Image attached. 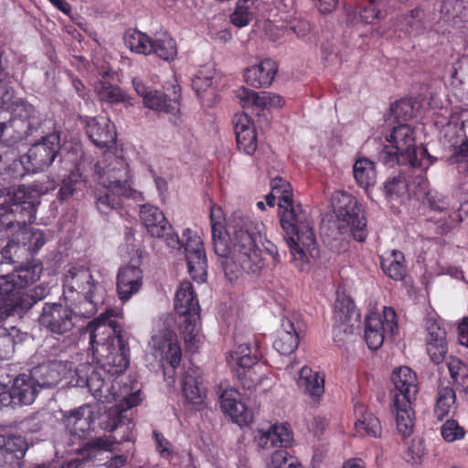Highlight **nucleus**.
I'll list each match as a JSON object with an SVG mask.
<instances>
[{
    "label": "nucleus",
    "instance_id": "1",
    "mask_svg": "<svg viewBox=\"0 0 468 468\" xmlns=\"http://www.w3.org/2000/svg\"><path fill=\"white\" fill-rule=\"evenodd\" d=\"M115 315V311L107 310L87 325L90 334V345L92 355L107 373L103 377L99 370H92L86 378L78 379L79 386H86L92 396L101 402H112L120 397L117 388L122 384V379L112 378L128 367L130 362L129 334L117 325L110 318Z\"/></svg>",
    "mask_w": 468,
    "mask_h": 468
},
{
    "label": "nucleus",
    "instance_id": "62",
    "mask_svg": "<svg viewBox=\"0 0 468 468\" xmlns=\"http://www.w3.org/2000/svg\"><path fill=\"white\" fill-rule=\"evenodd\" d=\"M427 201L429 204V207L435 211H446L450 207V203L448 202L447 198L438 193L431 194L429 193L427 195Z\"/></svg>",
    "mask_w": 468,
    "mask_h": 468
},
{
    "label": "nucleus",
    "instance_id": "50",
    "mask_svg": "<svg viewBox=\"0 0 468 468\" xmlns=\"http://www.w3.org/2000/svg\"><path fill=\"white\" fill-rule=\"evenodd\" d=\"M183 321L180 322L181 334L186 343H195L198 335V321L200 314H188L181 316Z\"/></svg>",
    "mask_w": 468,
    "mask_h": 468
},
{
    "label": "nucleus",
    "instance_id": "32",
    "mask_svg": "<svg viewBox=\"0 0 468 468\" xmlns=\"http://www.w3.org/2000/svg\"><path fill=\"white\" fill-rule=\"evenodd\" d=\"M297 384L314 401L319 400L324 392V376L308 367H302Z\"/></svg>",
    "mask_w": 468,
    "mask_h": 468
},
{
    "label": "nucleus",
    "instance_id": "7",
    "mask_svg": "<svg viewBox=\"0 0 468 468\" xmlns=\"http://www.w3.org/2000/svg\"><path fill=\"white\" fill-rule=\"evenodd\" d=\"M64 293L76 292L84 297L78 304L77 314L89 318L97 312V306L105 296L104 287L95 281L88 268L72 267L68 271L63 282Z\"/></svg>",
    "mask_w": 468,
    "mask_h": 468
},
{
    "label": "nucleus",
    "instance_id": "56",
    "mask_svg": "<svg viewBox=\"0 0 468 468\" xmlns=\"http://www.w3.org/2000/svg\"><path fill=\"white\" fill-rule=\"evenodd\" d=\"M26 250V243L21 246L18 242L10 240L2 250L1 254L5 261L11 263H16L20 259V253Z\"/></svg>",
    "mask_w": 468,
    "mask_h": 468
},
{
    "label": "nucleus",
    "instance_id": "46",
    "mask_svg": "<svg viewBox=\"0 0 468 468\" xmlns=\"http://www.w3.org/2000/svg\"><path fill=\"white\" fill-rule=\"evenodd\" d=\"M257 350L252 353L251 347L248 344H241L231 352L230 359L231 362L238 366V368L241 367H251L258 363V356L256 355Z\"/></svg>",
    "mask_w": 468,
    "mask_h": 468
},
{
    "label": "nucleus",
    "instance_id": "47",
    "mask_svg": "<svg viewBox=\"0 0 468 468\" xmlns=\"http://www.w3.org/2000/svg\"><path fill=\"white\" fill-rule=\"evenodd\" d=\"M447 367L453 382L468 388V367L458 357H450Z\"/></svg>",
    "mask_w": 468,
    "mask_h": 468
},
{
    "label": "nucleus",
    "instance_id": "58",
    "mask_svg": "<svg viewBox=\"0 0 468 468\" xmlns=\"http://www.w3.org/2000/svg\"><path fill=\"white\" fill-rule=\"evenodd\" d=\"M427 352L435 364L441 363L448 351L447 342H437L435 344H427Z\"/></svg>",
    "mask_w": 468,
    "mask_h": 468
},
{
    "label": "nucleus",
    "instance_id": "26",
    "mask_svg": "<svg viewBox=\"0 0 468 468\" xmlns=\"http://www.w3.org/2000/svg\"><path fill=\"white\" fill-rule=\"evenodd\" d=\"M36 191L25 185L13 187L5 195H0V218L8 217L21 210L20 205L33 206L31 199L35 197Z\"/></svg>",
    "mask_w": 468,
    "mask_h": 468
},
{
    "label": "nucleus",
    "instance_id": "41",
    "mask_svg": "<svg viewBox=\"0 0 468 468\" xmlns=\"http://www.w3.org/2000/svg\"><path fill=\"white\" fill-rule=\"evenodd\" d=\"M456 395L450 387H442L438 390L434 414L439 420L448 416L455 409Z\"/></svg>",
    "mask_w": 468,
    "mask_h": 468
},
{
    "label": "nucleus",
    "instance_id": "5",
    "mask_svg": "<svg viewBox=\"0 0 468 468\" xmlns=\"http://www.w3.org/2000/svg\"><path fill=\"white\" fill-rule=\"evenodd\" d=\"M388 144L380 146L377 158L386 166L410 165L426 170L435 161L425 147L416 146L415 133L408 124H400L392 129L386 138Z\"/></svg>",
    "mask_w": 468,
    "mask_h": 468
},
{
    "label": "nucleus",
    "instance_id": "60",
    "mask_svg": "<svg viewBox=\"0 0 468 468\" xmlns=\"http://www.w3.org/2000/svg\"><path fill=\"white\" fill-rule=\"evenodd\" d=\"M406 181L401 176H397L385 183L384 189L388 196H399L406 190Z\"/></svg>",
    "mask_w": 468,
    "mask_h": 468
},
{
    "label": "nucleus",
    "instance_id": "51",
    "mask_svg": "<svg viewBox=\"0 0 468 468\" xmlns=\"http://www.w3.org/2000/svg\"><path fill=\"white\" fill-rule=\"evenodd\" d=\"M118 394L120 397L117 399L121 400V409L112 410L110 412H122V416H126V412L129 409H132L134 406H137L140 401V394L139 392H129V388L124 383L120 385V388H117Z\"/></svg>",
    "mask_w": 468,
    "mask_h": 468
},
{
    "label": "nucleus",
    "instance_id": "24",
    "mask_svg": "<svg viewBox=\"0 0 468 468\" xmlns=\"http://www.w3.org/2000/svg\"><path fill=\"white\" fill-rule=\"evenodd\" d=\"M143 284V271L139 266L129 264L120 269L117 276V292L122 301H128L139 292Z\"/></svg>",
    "mask_w": 468,
    "mask_h": 468
},
{
    "label": "nucleus",
    "instance_id": "40",
    "mask_svg": "<svg viewBox=\"0 0 468 468\" xmlns=\"http://www.w3.org/2000/svg\"><path fill=\"white\" fill-rule=\"evenodd\" d=\"M152 45V53L165 61L173 60L177 55L176 41L167 33L155 36L153 39Z\"/></svg>",
    "mask_w": 468,
    "mask_h": 468
},
{
    "label": "nucleus",
    "instance_id": "11",
    "mask_svg": "<svg viewBox=\"0 0 468 468\" xmlns=\"http://www.w3.org/2000/svg\"><path fill=\"white\" fill-rule=\"evenodd\" d=\"M78 304L70 309L61 303H46L42 308L38 322L41 326L54 335H65L75 326L77 317H83L77 314Z\"/></svg>",
    "mask_w": 468,
    "mask_h": 468
},
{
    "label": "nucleus",
    "instance_id": "25",
    "mask_svg": "<svg viewBox=\"0 0 468 468\" xmlns=\"http://www.w3.org/2000/svg\"><path fill=\"white\" fill-rule=\"evenodd\" d=\"M233 122L239 149L252 154L257 150V133L251 119L246 113H239L235 115Z\"/></svg>",
    "mask_w": 468,
    "mask_h": 468
},
{
    "label": "nucleus",
    "instance_id": "42",
    "mask_svg": "<svg viewBox=\"0 0 468 468\" xmlns=\"http://www.w3.org/2000/svg\"><path fill=\"white\" fill-rule=\"evenodd\" d=\"M403 403H393L396 410V420L399 432L407 438L410 435L413 428V416L412 402H409L408 406L402 405Z\"/></svg>",
    "mask_w": 468,
    "mask_h": 468
},
{
    "label": "nucleus",
    "instance_id": "45",
    "mask_svg": "<svg viewBox=\"0 0 468 468\" xmlns=\"http://www.w3.org/2000/svg\"><path fill=\"white\" fill-rule=\"evenodd\" d=\"M426 12L420 6H416L402 16L404 30L408 34L418 35L425 27Z\"/></svg>",
    "mask_w": 468,
    "mask_h": 468
},
{
    "label": "nucleus",
    "instance_id": "2",
    "mask_svg": "<svg viewBox=\"0 0 468 468\" xmlns=\"http://www.w3.org/2000/svg\"><path fill=\"white\" fill-rule=\"evenodd\" d=\"M213 249L219 258L226 276L229 280L243 271L250 275H259L264 267L258 241L261 240L264 228L261 222L247 216L233 215L228 228L224 226L222 208L213 204L210 207Z\"/></svg>",
    "mask_w": 468,
    "mask_h": 468
},
{
    "label": "nucleus",
    "instance_id": "18",
    "mask_svg": "<svg viewBox=\"0 0 468 468\" xmlns=\"http://www.w3.org/2000/svg\"><path fill=\"white\" fill-rule=\"evenodd\" d=\"M300 330V323L295 314L283 316L281 328L277 331V336L273 342V347L281 355H291L299 346Z\"/></svg>",
    "mask_w": 468,
    "mask_h": 468
},
{
    "label": "nucleus",
    "instance_id": "38",
    "mask_svg": "<svg viewBox=\"0 0 468 468\" xmlns=\"http://www.w3.org/2000/svg\"><path fill=\"white\" fill-rule=\"evenodd\" d=\"M381 267L384 272L391 279L396 281L402 280L406 274L403 253L392 250L389 256L382 259Z\"/></svg>",
    "mask_w": 468,
    "mask_h": 468
},
{
    "label": "nucleus",
    "instance_id": "6",
    "mask_svg": "<svg viewBox=\"0 0 468 468\" xmlns=\"http://www.w3.org/2000/svg\"><path fill=\"white\" fill-rule=\"evenodd\" d=\"M59 149L60 136L52 133L33 144L20 160H13L7 165V155L0 154V176L5 181L23 177L25 170L31 173L43 171L54 162Z\"/></svg>",
    "mask_w": 468,
    "mask_h": 468
},
{
    "label": "nucleus",
    "instance_id": "9",
    "mask_svg": "<svg viewBox=\"0 0 468 468\" xmlns=\"http://www.w3.org/2000/svg\"><path fill=\"white\" fill-rule=\"evenodd\" d=\"M332 205L338 220L343 221L351 228L356 240L363 242L367 233L366 230V218L362 215L356 199L344 191H336L332 197Z\"/></svg>",
    "mask_w": 468,
    "mask_h": 468
},
{
    "label": "nucleus",
    "instance_id": "31",
    "mask_svg": "<svg viewBox=\"0 0 468 468\" xmlns=\"http://www.w3.org/2000/svg\"><path fill=\"white\" fill-rule=\"evenodd\" d=\"M175 310L180 316L200 314V306L190 282H181L176 293Z\"/></svg>",
    "mask_w": 468,
    "mask_h": 468
},
{
    "label": "nucleus",
    "instance_id": "8",
    "mask_svg": "<svg viewBox=\"0 0 468 468\" xmlns=\"http://www.w3.org/2000/svg\"><path fill=\"white\" fill-rule=\"evenodd\" d=\"M254 440L259 448L271 453L270 468L287 467L289 453L286 449L292 445L293 436L286 425H272L267 431L259 430Z\"/></svg>",
    "mask_w": 468,
    "mask_h": 468
},
{
    "label": "nucleus",
    "instance_id": "39",
    "mask_svg": "<svg viewBox=\"0 0 468 468\" xmlns=\"http://www.w3.org/2000/svg\"><path fill=\"white\" fill-rule=\"evenodd\" d=\"M263 366L256 363L251 367L237 368V376L240 380L243 388L248 390H256L258 386L261 385L266 377L262 373Z\"/></svg>",
    "mask_w": 468,
    "mask_h": 468
},
{
    "label": "nucleus",
    "instance_id": "10",
    "mask_svg": "<svg viewBox=\"0 0 468 468\" xmlns=\"http://www.w3.org/2000/svg\"><path fill=\"white\" fill-rule=\"evenodd\" d=\"M398 330L395 310L384 307L383 314L370 313L366 317L364 337L370 349H378L385 337H392Z\"/></svg>",
    "mask_w": 468,
    "mask_h": 468
},
{
    "label": "nucleus",
    "instance_id": "15",
    "mask_svg": "<svg viewBox=\"0 0 468 468\" xmlns=\"http://www.w3.org/2000/svg\"><path fill=\"white\" fill-rule=\"evenodd\" d=\"M391 380L394 388L391 390L393 403L409 405L416 399L419 392L417 375L408 367H399L393 370Z\"/></svg>",
    "mask_w": 468,
    "mask_h": 468
},
{
    "label": "nucleus",
    "instance_id": "28",
    "mask_svg": "<svg viewBox=\"0 0 468 468\" xmlns=\"http://www.w3.org/2000/svg\"><path fill=\"white\" fill-rule=\"evenodd\" d=\"M92 412L88 406L66 411L62 421L67 431L73 436L82 438L90 430L92 421Z\"/></svg>",
    "mask_w": 468,
    "mask_h": 468
},
{
    "label": "nucleus",
    "instance_id": "37",
    "mask_svg": "<svg viewBox=\"0 0 468 468\" xmlns=\"http://www.w3.org/2000/svg\"><path fill=\"white\" fill-rule=\"evenodd\" d=\"M124 42L126 47L134 53L149 55L153 52V39L141 31L127 30L124 35Z\"/></svg>",
    "mask_w": 468,
    "mask_h": 468
},
{
    "label": "nucleus",
    "instance_id": "63",
    "mask_svg": "<svg viewBox=\"0 0 468 468\" xmlns=\"http://www.w3.org/2000/svg\"><path fill=\"white\" fill-rule=\"evenodd\" d=\"M16 295V299L14 296L11 301H15V307L19 308L22 311H27L36 304L35 300H33L27 291Z\"/></svg>",
    "mask_w": 468,
    "mask_h": 468
},
{
    "label": "nucleus",
    "instance_id": "20",
    "mask_svg": "<svg viewBox=\"0 0 468 468\" xmlns=\"http://www.w3.org/2000/svg\"><path fill=\"white\" fill-rule=\"evenodd\" d=\"M239 391L234 388H226L220 395V407L239 425H247L253 420L252 410L240 400Z\"/></svg>",
    "mask_w": 468,
    "mask_h": 468
},
{
    "label": "nucleus",
    "instance_id": "44",
    "mask_svg": "<svg viewBox=\"0 0 468 468\" xmlns=\"http://www.w3.org/2000/svg\"><path fill=\"white\" fill-rule=\"evenodd\" d=\"M236 96L239 100V103L244 109H266V91L256 92L245 87H241L236 90Z\"/></svg>",
    "mask_w": 468,
    "mask_h": 468
},
{
    "label": "nucleus",
    "instance_id": "52",
    "mask_svg": "<svg viewBox=\"0 0 468 468\" xmlns=\"http://www.w3.org/2000/svg\"><path fill=\"white\" fill-rule=\"evenodd\" d=\"M441 433L446 441L453 442L462 440L465 431L455 420H448L441 425Z\"/></svg>",
    "mask_w": 468,
    "mask_h": 468
},
{
    "label": "nucleus",
    "instance_id": "43",
    "mask_svg": "<svg viewBox=\"0 0 468 468\" xmlns=\"http://www.w3.org/2000/svg\"><path fill=\"white\" fill-rule=\"evenodd\" d=\"M84 180L79 167L72 169L68 176L63 179L62 186L58 193V198L64 201L71 197L77 191L80 190Z\"/></svg>",
    "mask_w": 468,
    "mask_h": 468
},
{
    "label": "nucleus",
    "instance_id": "49",
    "mask_svg": "<svg viewBox=\"0 0 468 468\" xmlns=\"http://www.w3.org/2000/svg\"><path fill=\"white\" fill-rule=\"evenodd\" d=\"M415 102L411 99H403L396 101L390 107L393 118L398 122H406L415 115Z\"/></svg>",
    "mask_w": 468,
    "mask_h": 468
},
{
    "label": "nucleus",
    "instance_id": "4",
    "mask_svg": "<svg viewBox=\"0 0 468 468\" xmlns=\"http://www.w3.org/2000/svg\"><path fill=\"white\" fill-rule=\"evenodd\" d=\"M140 218L151 236L164 239L168 247L179 249L184 245L190 276L197 282L205 280L207 264L200 237L186 229L183 235L186 240L181 241L178 235L173 231V228L165 218L164 213L150 204L141 207Z\"/></svg>",
    "mask_w": 468,
    "mask_h": 468
},
{
    "label": "nucleus",
    "instance_id": "33",
    "mask_svg": "<svg viewBox=\"0 0 468 468\" xmlns=\"http://www.w3.org/2000/svg\"><path fill=\"white\" fill-rule=\"evenodd\" d=\"M353 174L357 185L365 189L376 184L377 172L375 165L366 157L359 158L355 162Z\"/></svg>",
    "mask_w": 468,
    "mask_h": 468
},
{
    "label": "nucleus",
    "instance_id": "48",
    "mask_svg": "<svg viewBox=\"0 0 468 468\" xmlns=\"http://www.w3.org/2000/svg\"><path fill=\"white\" fill-rule=\"evenodd\" d=\"M384 5L377 0L366 1L358 10L359 17L366 24H373L382 17Z\"/></svg>",
    "mask_w": 468,
    "mask_h": 468
},
{
    "label": "nucleus",
    "instance_id": "30",
    "mask_svg": "<svg viewBox=\"0 0 468 468\" xmlns=\"http://www.w3.org/2000/svg\"><path fill=\"white\" fill-rule=\"evenodd\" d=\"M183 395L186 399L193 404H201L206 396V388L203 387L202 372L197 367H189L183 380Z\"/></svg>",
    "mask_w": 468,
    "mask_h": 468
},
{
    "label": "nucleus",
    "instance_id": "55",
    "mask_svg": "<svg viewBox=\"0 0 468 468\" xmlns=\"http://www.w3.org/2000/svg\"><path fill=\"white\" fill-rule=\"evenodd\" d=\"M426 329H427V337H426V345L435 344L437 342H447L446 341V332L441 327V325L433 319H428L426 322Z\"/></svg>",
    "mask_w": 468,
    "mask_h": 468
},
{
    "label": "nucleus",
    "instance_id": "34",
    "mask_svg": "<svg viewBox=\"0 0 468 468\" xmlns=\"http://www.w3.org/2000/svg\"><path fill=\"white\" fill-rule=\"evenodd\" d=\"M356 412L361 414L355 422L356 434L359 436L368 435L374 438L379 437L381 434V425L378 419L371 412H363L362 406L356 407Z\"/></svg>",
    "mask_w": 468,
    "mask_h": 468
},
{
    "label": "nucleus",
    "instance_id": "14",
    "mask_svg": "<svg viewBox=\"0 0 468 468\" xmlns=\"http://www.w3.org/2000/svg\"><path fill=\"white\" fill-rule=\"evenodd\" d=\"M11 94L6 91L3 97V105L12 112L13 117L8 122H0V135L8 128H20V134H26L36 124L37 111L34 106L23 100H16L7 104Z\"/></svg>",
    "mask_w": 468,
    "mask_h": 468
},
{
    "label": "nucleus",
    "instance_id": "35",
    "mask_svg": "<svg viewBox=\"0 0 468 468\" xmlns=\"http://www.w3.org/2000/svg\"><path fill=\"white\" fill-rule=\"evenodd\" d=\"M110 422L108 428L110 431H115L114 439L119 442L130 441L133 440V424L127 416H122V412H110Z\"/></svg>",
    "mask_w": 468,
    "mask_h": 468
},
{
    "label": "nucleus",
    "instance_id": "27",
    "mask_svg": "<svg viewBox=\"0 0 468 468\" xmlns=\"http://www.w3.org/2000/svg\"><path fill=\"white\" fill-rule=\"evenodd\" d=\"M277 71L276 62L266 58L259 64L248 68L244 72V80L253 88H265L272 83Z\"/></svg>",
    "mask_w": 468,
    "mask_h": 468
},
{
    "label": "nucleus",
    "instance_id": "16",
    "mask_svg": "<svg viewBox=\"0 0 468 468\" xmlns=\"http://www.w3.org/2000/svg\"><path fill=\"white\" fill-rule=\"evenodd\" d=\"M151 346L154 356L160 360H166L176 368L181 361V347L176 334L167 327L162 328L152 336Z\"/></svg>",
    "mask_w": 468,
    "mask_h": 468
},
{
    "label": "nucleus",
    "instance_id": "36",
    "mask_svg": "<svg viewBox=\"0 0 468 468\" xmlns=\"http://www.w3.org/2000/svg\"><path fill=\"white\" fill-rule=\"evenodd\" d=\"M94 89L101 101L108 103H130L127 94L119 86L109 81H99Z\"/></svg>",
    "mask_w": 468,
    "mask_h": 468
},
{
    "label": "nucleus",
    "instance_id": "12",
    "mask_svg": "<svg viewBox=\"0 0 468 468\" xmlns=\"http://www.w3.org/2000/svg\"><path fill=\"white\" fill-rule=\"evenodd\" d=\"M104 186V190L95 194V205L101 214L107 215L112 210L119 208L123 197L136 201L143 200L142 193L133 189L127 180L121 181L114 178Z\"/></svg>",
    "mask_w": 468,
    "mask_h": 468
},
{
    "label": "nucleus",
    "instance_id": "53",
    "mask_svg": "<svg viewBox=\"0 0 468 468\" xmlns=\"http://www.w3.org/2000/svg\"><path fill=\"white\" fill-rule=\"evenodd\" d=\"M41 380H38L39 388H53L60 380V376L55 365H48L39 367Z\"/></svg>",
    "mask_w": 468,
    "mask_h": 468
},
{
    "label": "nucleus",
    "instance_id": "64",
    "mask_svg": "<svg viewBox=\"0 0 468 468\" xmlns=\"http://www.w3.org/2000/svg\"><path fill=\"white\" fill-rule=\"evenodd\" d=\"M459 343L468 347V317H463L458 324Z\"/></svg>",
    "mask_w": 468,
    "mask_h": 468
},
{
    "label": "nucleus",
    "instance_id": "57",
    "mask_svg": "<svg viewBox=\"0 0 468 468\" xmlns=\"http://www.w3.org/2000/svg\"><path fill=\"white\" fill-rule=\"evenodd\" d=\"M213 76L211 73L199 71L193 80L192 85L198 96L213 86Z\"/></svg>",
    "mask_w": 468,
    "mask_h": 468
},
{
    "label": "nucleus",
    "instance_id": "3",
    "mask_svg": "<svg viewBox=\"0 0 468 468\" xmlns=\"http://www.w3.org/2000/svg\"><path fill=\"white\" fill-rule=\"evenodd\" d=\"M280 224L285 232L294 266L302 271H308L311 260L319 256L316 237L309 215L292 197L278 204Z\"/></svg>",
    "mask_w": 468,
    "mask_h": 468
},
{
    "label": "nucleus",
    "instance_id": "23",
    "mask_svg": "<svg viewBox=\"0 0 468 468\" xmlns=\"http://www.w3.org/2000/svg\"><path fill=\"white\" fill-rule=\"evenodd\" d=\"M0 451L9 468H21L27 451V443L19 435L0 433Z\"/></svg>",
    "mask_w": 468,
    "mask_h": 468
},
{
    "label": "nucleus",
    "instance_id": "54",
    "mask_svg": "<svg viewBox=\"0 0 468 468\" xmlns=\"http://www.w3.org/2000/svg\"><path fill=\"white\" fill-rule=\"evenodd\" d=\"M271 191L277 194L279 203L287 202L292 197V189L291 185L284 179L276 177L271 182Z\"/></svg>",
    "mask_w": 468,
    "mask_h": 468
},
{
    "label": "nucleus",
    "instance_id": "13",
    "mask_svg": "<svg viewBox=\"0 0 468 468\" xmlns=\"http://www.w3.org/2000/svg\"><path fill=\"white\" fill-rule=\"evenodd\" d=\"M334 341L342 346L354 335L359 322V314L354 302L348 297L338 298L334 312Z\"/></svg>",
    "mask_w": 468,
    "mask_h": 468
},
{
    "label": "nucleus",
    "instance_id": "21",
    "mask_svg": "<svg viewBox=\"0 0 468 468\" xmlns=\"http://www.w3.org/2000/svg\"><path fill=\"white\" fill-rule=\"evenodd\" d=\"M86 133L99 148H111L116 143L115 126L107 117L98 116L88 120Z\"/></svg>",
    "mask_w": 468,
    "mask_h": 468
},
{
    "label": "nucleus",
    "instance_id": "61",
    "mask_svg": "<svg viewBox=\"0 0 468 468\" xmlns=\"http://www.w3.org/2000/svg\"><path fill=\"white\" fill-rule=\"evenodd\" d=\"M27 236L25 239L28 242V250L37 252L46 242L44 233L38 229L30 230L26 232Z\"/></svg>",
    "mask_w": 468,
    "mask_h": 468
},
{
    "label": "nucleus",
    "instance_id": "59",
    "mask_svg": "<svg viewBox=\"0 0 468 468\" xmlns=\"http://www.w3.org/2000/svg\"><path fill=\"white\" fill-rule=\"evenodd\" d=\"M252 19V14L249 12L248 7L243 5H238L237 8L230 16L231 22L238 27L247 26Z\"/></svg>",
    "mask_w": 468,
    "mask_h": 468
},
{
    "label": "nucleus",
    "instance_id": "22",
    "mask_svg": "<svg viewBox=\"0 0 468 468\" xmlns=\"http://www.w3.org/2000/svg\"><path fill=\"white\" fill-rule=\"evenodd\" d=\"M95 171L101 178L102 184L110 183V180L120 179L121 181H128L129 184L131 175L129 165L126 161L112 153L106 154L103 160L95 164Z\"/></svg>",
    "mask_w": 468,
    "mask_h": 468
},
{
    "label": "nucleus",
    "instance_id": "29",
    "mask_svg": "<svg viewBox=\"0 0 468 468\" xmlns=\"http://www.w3.org/2000/svg\"><path fill=\"white\" fill-rule=\"evenodd\" d=\"M38 380L31 375L20 374L13 381L12 389L16 405H30L39 389Z\"/></svg>",
    "mask_w": 468,
    "mask_h": 468
},
{
    "label": "nucleus",
    "instance_id": "19",
    "mask_svg": "<svg viewBox=\"0 0 468 468\" xmlns=\"http://www.w3.org/2000/svg\"><path fill=\"white\" fill-rule=\"evenodd\" d=\"M133 84L137 94L143 98V102L146 108L171 114H176L179 112V101L177 99H169L163 92L151 90L137 80H133Z\"/></svg>",
    "mask_w": 468,
    "mask_h": 468
},
{
    "label": "nucleus",
    "instance_id": "17",
    "mask_svg": "<svg viewBox=\"0 0 468 468\" xmlns=\"http://www.w3.org/2000/svg\"><path fill=\"white\" fill-rule=\"evenodd\" d=\"M42 272V267L39 264L19 265L6 275H1V281L4 283L7 297L12 300L16 294H18L21 289H24L37 280Z\"/></svg>",
    "mask_w": 468,
    "mask_h": 468
}]
</instances>
